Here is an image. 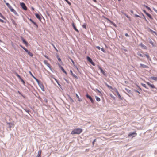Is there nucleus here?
I'll return each mask as SVG.
<instances>
[{"mask_svg": "<svg viewBox=\"0 0 157 157\" xmlns=\"http://www.w3.org/2000/svg\"><path fill=\"white\" fill-rule=\"evenodd\" d=\"M82 132V129L81 128H77L73 129L71 132V134H80Z\"/></svg>", "mask_w": 157, "mask_h": 157, "instance_id": "f257e3e1", "label": "nucleus"}, {"mask_svg": "<svg viewBox=\"0 0 157 157\" xmlns=\"http://www.w3.org/2000/svg\"><path fill=\"white\" fill-rule=\"evenodd\" d=\"M146 83L152 89H156V90H153L152 91L155 92L156 93H157V88L155 87V86L153 84H151L149 82H146Z\"/></svg>", "mask_w": 157, "mask_h": 157, "instance_id": "f03ea898", "label": "nucleus"}, {"mask_svg": "<svg viewBox=\"0 0 157 157\" xmlns=\"http://www.w3.org/2000/svg\"><path fill=\"white\" fill-rule=\"evenodd\" d=\"M20 5L23 9L25 10H27V8L25 5V4L24 2H21L20 3Z\"/></svg>", "mask_w": 157, "mask_h": 157, "instance_id": "7ed1b4c3", "label": "nucleus"}, {"mask_svg": "<svg viewBox=\"0 0 157 157\" xmlns=\"http://www.w3.org/2000/svg\"><path fill=\"white\" fill-rule=\"evenodd\" d=\"M87 60L90 62L94 66L95 65V63L93 62L89 56H87Z\"/></svg>", "mask_w": 157, "mask_h": 157, "instance_id": "20e7f679", "label": "nucleus"}, {"mask_svg": "<svg viewBox=\"0 0 157 157\" xmlns=\"http://www.w3.org/2000/svg\"><path fill=\"white\" fill-rule=\"evenodd\" d=\"M44 63L46 65L47 67H48L53 72V71L52 70V68L51 67V66H50V65L48 63V62L46 60H44Z\"/></svg>", "mask_w": 157, "mask_h": 157, "instance_id": "39448f33", "label": "nucleus"}, {"mask_svg": "<svg viewBox=\"0 0 157 157\" xmlns=\"http://www.w3.org/2000/svg\"><path fill=\"white\" fill-rule=\"evenodd\" d=\"M86 96L87 97V98L89 99L90 100V101L92 103H94V100L92 98L90 95H89L88 94H86Z\"/></svg>", "mask_w": 157, "mask_h": 157, "instance_id": "423d86ee", "label": "nucleus"}, {"mask_svg": "<svg viewBox=\"0 0 157 157\" xmlns=\"http://www.w3.org/2000/svg\"><path fill=\"white\" fill-rule=\"evenodd\" d=\"M21 39L22 40L23 43L25 44L26 46H28L29 45V44L25 40L22 36L21 37Z\"/></svg>", "mask_w": 157, "mask_h": 157, "instance_id": "0eeeda50", "label": "nucleus"}, {"mask_svg": "<svg viewBox=\"0 0 157 157\" xmlns=\"http://www.w3.org/2000/svg\"><path fill=\"white\" fill-rule=\"evenodd\" d=\"M38 85L39 87L41 88L43 91H44V87L43 84L41 82H39L38 83Z\"/></svg>", "mask_w": 157, "mask_h": 157, "instance_id": "6e6552de", "label": "nucleus"}, {"mask_svg": "<svg viewBox=\"0 0 157 157\" xmlns=\"http://www.w3.org/2000/svg\"><path fill=\"white\" fill-rule=\"evenodd\" d=\"M140 68H149V67L148 66H147L143 64L142 63H140Z\"/></svg>", "mask_w": 157, "mask_h": 157, "instance_id": "1a4fd4ad", "label": "nucleus"}, {"mask_svg": "<svg viewBox=\"0 0 157 157\" xmlns=\"http://www.w3.org/2000/svg\"><path fill=\"white\" fill-rule=\"evenodd\" d=\"M59 66V67L60 68L62 71L64 72L66 75L67 74V72L66 71L64 70L63 67L59 64H58Z\"/></svg>", "mask_w": 157, "mask_h": 157, "instance_id": "9d476101", "label": "nucleus"}, {"mask_svg": "<svg viewBox=\"0 0 157 157\" xmlns=\"http://www.w3.org/2000/svg\"><path fill=\"white\" fill-rule=\"evenodd\" d=\"M24 50L25 52L27 53L29 55L31 56L32 57L33 56V54L31 52L29 51L28 49L26 48Z\"/></svg>", "mask_w": 157, "mask_h": 157, "instance_id": "9b49d317", "label": "nucleus"}, {"mask_svg": "<svg viewBox=\"0 0 157 157\" xmlns=\"http://www.w3.org/2000/svg\"><path fill=\"white\" fill-rule=\"evenodd\" d=\"M136 132H132L129 134V135H128V136L129 137H134V136H135L136 135Z\"/></svg>", "mask_w": 157, "mask_h": 157, "instance_id": "f8f14e48", "label": "nucleus"}, {"mask_svg": "<svg viewBox=\"0 0 157 157\" xmlns=\"http://www.w3.org/2000/svg\"><path fill=\"white\" fill-rule=\"evenodd\" d=\"M72 25L73 27V28L77 32H79V31L76 28V27L75 26V25L74 23L73 22L72 23Z\"/></svg>", "mask_w": 157, "mask_h": 157, "instance_id": "ddd939ff", "label": "nucleus"}, {"mask_svg": "<svg viewBox=\"0 0 157 157\" xmlns=\"http://www.w3.org/2000/svg\"><path fill=\"white\" fill-rule=\"evenodd\" d=\"M35 15L37 19H38L40 21L41 17L40 15L38 13H36L35 14Z\"/></svg>", "mask_w": 157, "mask_h": 157, "instance_id": "4468645a", "label": "nucleus"}, {"mask_svg": "<svg viewBox=\"0 0 157 157\" xmlns=\"http://www.w3.org/2000/svg\"><path fill=\"white\" fill-rule=\"evenodd\" d=\"M70 72L71 75L73 77L77 79L78 78V77L73 73L72 71L71 70H70Z\"/></svg>", "mask_w": 157, "mask_h": 157, "instance_id": "2eb2a0df", "label": "nucleus"}, {"mask_svg": "<svg viewBox=\"0 0 157 157\" xmlns=\"http://www.w3.org/2000/svg\"><path fill=\"white\" fill-rule=\"evenodd\" d=\"M140 47L143 49H147V47L145 45L143 44L142 43H140Z\"/></svg>", "mask_w": 157, "mask_h": 157, "instance_id": "dca6fc26", "label": "nucleus"}, {"mask_svg": "<svg viewBox=\"0 0 157 157\" xmlns=\"http://www.w3.org/2000/svg\"><path fill=\"white\" fill-rule=\"evenodd\" d=\"M116 93L117 94V95L119 98V99H120L121 100H123V98H122L121 97V96L120 95V94L118 92L117 90L116 91Z\"/></svg>", "mask_w": 157, "mask_h": 157, "instance_id": "f3484780", "label": "nucleus"}, {"mask_svg": "<svg viewBox=\"0 0 157 157\" xmlns=\"http://www.w3.org/2000/svg\"><path fill=\"white\" fill-rule=\"evenodd\" d=\"M29 20L33 24L37 27H38V25L34 21H33L31 18L29 19Z\"/></svg>", "mask_w": 157, "mask_h": 157, "instance_id": "a211bd4d", "label": "nucleus"}, {"mask_svg": "<svg viewBox=\"0 0 157 157\" xmlns=\"http://www.w3.org/2000/svg\"><path fill=\"white\" fill-rule=\"evenodd\" d=\"M11 12H13V13L16 16H18V14L17 13L16 11L13 9H11Z\"/></svg>", "mask_w": 157, "mask_h": 157, "instance_id": "6ab92c4d", "label": "nucleus"}, {"mask_svg": "<svg viewBox=\"0 0 157 157\" xmlns=\"http://www.w3.org/2000/svg\"><path fill=\"white\" fill-rule=\"evenodd\" d=\"M149 78L155 81H157V77L151 76Z\"/></svg>", "mask_w": 157, "mask_h": 157, "instance_id": "aec40b11", "label": "nucleus"}, {"mask_svg": "<svg viewBox=\"0 0 157 157\" xmlns=\"http://www.w3.org/2000/svg\"><path fill=\"white\" fill-rule=\"evenodd\" d=\"M53 78L56 81V82H57V84H58V85H59V86L60 87V88H61V87H62V86L60 84L59 82L57 80V79L56 78Z\"/></svg>", "mask_w": 157, "mask_h": 157, "instance_id": "412c9836", "label": "nucleus"}, {"mask_svg": "<svg viewBox=\"0 0 157 157\" xmlns=\"http://www.w3.org/2000/svg\"><path fill=\"white\" fill-rule=\"evenodd\" d=\"M108 20L109 21V22L112 24L115 27H116L117 26L116 24L113 21L109 19H108Z\"/></svg>", "mask_w": 157, "mask_h": 157, "instance_id": "4be33fe9", "label": "nucleus"}, {"mask_svg": "<svg viewBox=\"0 0 157 157\" xmlns=\"http://www.w3.org/2000/svg\"><path fill=\"white\" fill-rule=\"evenodd\" d=\"M146 14L150 19H153L152 16L150 14L147 13H146Z\"/></svg>", "mask_w": 157, "mask_h": 157, "instance_id": "5701e85b", "label": "nucleus"}, {"mask_svg": "<svg viewBox=\"0 0 157 157\" xmlns=\"http://www.w3.org/2000/svg\"><path fill=\"white\" fill-rule=\"evenodd\" d=\"M144 55L146 56L148 59L150 61H151V59L150 58L149 56L147 53L144 54Z\"/></svg>", "mask_w": 157, "mask_h": 157, "instance_id": "b1692460", "label": "nucleus"}, {"mask_svg": "<svg viewBox=\"0 0 157 157\" xmlns=\"http://www.w3.org/2000/svg\"><path fill=\"white\" fill-rule=\"evenodd\" d=\"M41 150H40L38 152V154H37V156H38V157H41Z\"/></svg>", "mask_w": 157, "mask_h": 157, "instance_id": "393cba45", "label": "nucleus"}, {"mask_svg": "<svg viewBox=\"0 0 157 157\" xmlns=\"http://www.w3.org/2000/svg\"><path fill=\"white\" fill-rule=\"evenodd\" d=\"M56 56L57 58L58 61L59 62H62L61 60V59L59 57V56L57 54H56Z\"/></svg>", "mask_w": 157, "mask_h": 157, "instance_id": "a878e982", "label": "nucleus"}, {"mask_svg": "<svg viewBox=\"0 0 157 157\" xmlns=\"http://www.w3.org/2000/svg\"><path fill=\"white\" fill-rule=\"evenodd\" d=\"M76 96L78 98V100L79 101L81 102L82 101V99L79 97V96L77 94H76Z\"/></svg>", "mask_w": 157, "mask_h": 157, "instance_id": "bb28decb", "label": "nucleus"}, {"mask_svg": "<svg viewBox=\"0 0 157 157\" xmlns=\"http://www.w3.org/2000/svg\"><path fill=\"white\" fill-rule=\"evenodd\" d=\"M95 98L96 101H97L99 102L100 101V99L99 97H98L97 96H95Z\"/></svg>", "mask_w": 157, "mask_h": 157, "instance_id": "cd10ccee", "label": "nucleus"}, {"mask_svg": "<svg viewBox=\"0 0 157 157\" xmlns=\"http://www.w3.org/2000/svg\"><path fill=\"white\" fill-rule=\"evenodd\" d=\"M149 30H150V31L151 33H155V34L156 35H157V33L156 32L153 31V30H152V29H149Z\"/></svg>", "mask_w": 157, "mask_h": 157, "instance_id": "c85d7f7f", "label": "nucleus"}, {"mask_svg": "<svg viewBox=\"0 0 157 157\" xmlns=\"http://www.w3.org/2000/svg\"><path fill=\"white\" fill-rule=\"evenodd\" d=\"M144 7H145L147 9L149 10H150V11L151 10V8L150 7H148L147 6L145 5H144Z\"/></svg>", "mask_w": 157, "mask_h": 157, "instance_id": "c756f323", "label": "nucleus"}, {"mask_svg": "<svg viewBox=\"0 0 157 157\" xmlns=\"http://www.w3.org/2000/svg\"><path fill=\"white\" fill-rule=\"evenodd\" d=\"M142 86L147 89H148V88L146 86V85L145 84L141 83Z\"/></svg>", "mask_w": 157, "mask_h": 157, "instance_id": "7c9ffc66", "label": "nucleus"}, {"mask_svg": "<svg viewBox=\"0 0 157 157\" xmlns=\"http://www.w3.org/2000/svg\"><path fill=\"white\" fill-rule=\"evenodd\" d=\"M33 78L36 80L38 84L40 82L39 80L35 77H34Z\"/></svg>", "mask_w": 157, "mask_h": 157, "instance_id": "2f4dec72", "label": "nucleus"}, {"mask_svg": "<svg viewBox=\"0 0 157 157\" xmlns=\"http://www.w3.org/2000/svg\"><path fill=\"white\" fill-rule=\"evenodd\" d=\"M105 84H106V86H107V87L109 88H110V89H113L112 87L111 86L109 85L107 83H106Z\"/></svg>", "mask_w": 157, "mask_h": 157, "instance_id": "473e14b6", "label": "nucleus"}, {"mask_svg": "<svg viewBox=\"0 0 157 157\" xmlns=\"http://www.w3.org/2000/svg\"><path fill=\"white\" fill-rule=\"evenodd\" d=\"M82 27L83 28H84L85 29H86V23H84L82 25Z\"/></svg>", "mask_w": 157, "mask_h": 157, "instance_id": "72a5a7b5", "label": "nucleus"}, {"mask_svg": "<svg viewBox=\"0 0 157 157\" xmlns=\"http://www.w3.org/2000/svg\"><path fill=\"white\" fill-rule=\"evenodd\" d=\"M0 17L4 19H5V17L0 13Z\"/></svg>", "mask_w": 157, "mask_h": 157, "instance_id": "f704fd0d", "label": "nucleus"}, {"mask_svg": "<svg viewBox=\"0 0 157 157\" xmlns=\"http://www.w3.org/2000/svg\"><path fill=\"white\" fill-rule=\"evenodd\" d=\"M51 45L57 51H58V50L57 49V48H56V47H55L54 45L52 44V43L51 44Z\"/></svg>", "mask_w": 157, "mask_h": 157, "instance_id": "c9c22d12", "label": "nucleus"}, {"mask_svg": "<svg viewBox=\"0 0 157 157\" xmlns=\"http://www.w3.org/2000/svg\"><path fill=\"white\" fill-rule=\"evenodd\" d=\"M74 66L75 67V68H76V69L78 71V72L80 73V71H79V69H78V68L77 66L76 65H75V64H74Z\"/></svg>", "mask_w": 157, "mask_h": 157, "instance_id": "e433bc0d", "label": "nucleus"}, {"mask_svg": "<svg viewBox=\"0 0 157 157\" xmlns=\"http://www.w3.org/2000/svg\"><path fill=\"white\" fill-rule=\"evenodd\" d=\"M125 90L128 93H131V90L127 88L125 89Z\"/></svg>", "mask_w": 157, "mask_h": 157, "instance_id": "4c0bfd02", "label": "nucleus"}, {"mask_svg": "<svg viewBox=\"0 0 157 157\" xmlns=\"http://www.w3.org/2000/svg\"><path fill=\"white\" fill-rule=\"evenodd\" d=\"M16 75L20 79L22 78L17 73H16Z\"/></svg>", "mask_w": 157, "mask_h": 157, "instance_id": "58836bf2", "label": "nucleus"}, {"mask_svg": "<svg viewBox=\"0 0 157 157\" xmlns=\"http://www.w3.org/2000/svg\"><path fill=\"white\" fill-rule=\"evenodd\" d=\"M101 73H102V74L106 77L107 76V74L104 71H103V72H101Z\"/></svg>", "mask_w": 157, "mask_h": 157, "instance_id": "ea45409f", "label": "nucleus"}, {"mask_svg": "<svg viewBox=\"0 0 157 157\" xmlns=\"http://www.w3.org/2000/svg\"><path fill=\"white\" fill-rule=\"evenodd\" d=\"M20 80L22 82L23 84L25 85V81H24V80L22 78H21Z\"/></svg>", "mask_w": 157, "mask_h": 157, "instance_id": "a19ab883", "label": "nucleus"}, {"mask_svg": "<svg viewBox=\"0 0 157 157\" xmlns=\"http://www.w3.org/2000/svg\"><path fill=\"white\" fill-rule=\"evenodd\" d=\"M69 5H71V2L68 0H64Z\"/></svg>", "mask_w": 157, "mask_h": 157, "instance_id": "79ce46f5", "label": "nucleus"}, {"mask_svg": "<svg viewBox=\"0 0 157 157\" xmlns=\"http://www.w3.org/2000/svg\"><path fill=\"white\" fill-rule=\"evenodd\" d=\"M29 74L31 75L33 77V78L34 77H35L33 75V74H32V72H31V71H29Z\"/></svg>", "mask_w": 157, "mask_h": 157, "instance_id": "37998d69", "label": "nucleus"}, {"mask_svg": "<svg viewBox=\"0 0 157 157\" xmlns=\"http://www.w3.org/2000/svg\"><path fill=\"white\" fill-rule=\"evenodd\" d=\"M142 16H143V17H144V19L145 20V21H146L147 22H148L146 18L144 15L143 13L142 14Z\"/></svg>", "mask_w": 157, "mask_h": 157, "instance_id": "c03bdc74", "label": "nucleus"}, {"mask_svg": "<svg viewBox=\"0 0 157 157\" xmlns=\"http://www.w3.org/2000/svg\"><path fill=\"white\" fill-rule=\"evenodd\" d=\"M7 125H13V123H11L10 122H7Z\"/></svg>", "mask_w": 157, "mask_h": 157, "instance_id": "a18cd8bd", "label": "nucleus"}, {"mask_svg": "<svg viewBox=\"0 0 157 157\" xmlns=\"http://www.w3.org/2000/svg\"><path fill=\"white\" fill-rule=\"evenodd\" d=\"M20 46L21 47V48H22V49L24 50H25L26 49V48L25 47H23L22 45L21 44L20 45Z\"/></svg>", "mask_w": 157, "mask_h": 157, "instance_id": "49530a36", "label": "nucleus"}, {"mask_svg": "<svg viewBox=\"0 0 157 157\" xmlns=\"http://www.w3.org/2000/svg\"><path fill=\"white\" fill-rule=\"evenodd\" d=\"M99 69L100 70V71H101V73L102 72H103V70L102 69V68L100 67H99Z\"/></svg>", "mask_w": 157, "mask_h": 157, "instance_id": "de8ad7c7", "label": "nucleus"}, {"mask_svg": "<svg viewBox=\"0 0 157 157\" xmlns=\"http://www.w3.org/2000/svg\"><path fill=\"white\" fill-rule=\"evenodd\" d=\"M99 69L100 70V71H101V73L102 72H103V70L102 69V68L100 67H99Z\"/></svg>", "mask_w": 157, "mask_h": 157, "instance_id": "09e8293b", "label": "nucleus"}, {"mask_svg": "<svg viewBox=\"0 0 157 157\" xmlns=\"http://www.w3.org/2000/svg\"><path fill=\"white\" fill-rule=\"evenodd\" d=\"M99 69L100 70V71H101V73L102 72H103V70L102 69V68L100 67H99Z\"/></svg>", "mask_w": 157, "mask_h": 157, "instance_id": "8fccbe9b", "label": "nucleus"}, {"mask_svg": "<svg viewBox=\"0 0 157 157\" xmlns=\"http://www.w3.org/2000/svg\"><path fill=\"white\" fill-rule=\"evenodd\" d=\"M138 55H139L141 57H143V55L140 53H139V54L138 53Z\"/></svg>", "mask_w": 157, "mask_h": 157, "instance_id": "3c124183", "label": "nucleus"}, {"mask_svg": "<svg viewBox=\"0 0 157 157\" xmlns=\"http://www.w3.org/2000/svg\"><path fill=\"white\" fill-rule=\"evenodd\" d=\"M8 8L10 10V11H11V9H13L10 5L8 7Z\"/></svg>", "mask_w": 157, "mask_h": 157, "instance_id": "603ef678", "label": "nucleus"}, {"mask_svg": "<svg viewBox=\"0 0 157 157\" xmlns=\"http://www.w3.org/2000/svg\"><path fill=\"white\" fill-rule=\"evenodd\" d=\"M8 8L10 10V11H11V9H13L10 5L8 7Z\"/></svg>", "mask_w": 157, "mask_h": 157, "instance_id": "864d4df0", "label": "nucleus"}, {"mask_svg": "<svg viewBox=\"0 0 157 157\" xmlns=\"http://www.w3.org/2000/svg\"><path fill=\"white\" fill-rule=\"evenodd\" d=\"M44 56L48 59L50 60V59L46 55H44Z\"/></svg>", "mask_w": 157, "mask_h": 157, "instance_id": "5fc2aeb1", "label": "nucleus"}, {"mask_svg": "<svg viewBox=\"0 0 157 157\" xmlns=\"http://www.w3.org/2000/svg\"><path fill=\"white\" fill-rule=\"evenodd\" d=\"M134 91L135 92H137L139 94H140V93L139 92V91L137 90H134Z\"/></svg>", "mask_w": 157, "mask_h": 157, "instance_id": "6e6d98bb", "label": "nucleus"}, {"mask_svg": "<svg viewBox=\"0 0 157 157\" xmlns=\"http://www.w3.org/2000/svg\"><path fill=\"white\" fill-rule=\"evenodd\" d=\"M135 17H139L140 18H141V17L139 15H138L136 14H135Z\"/></svg>", "mask_w": 157, "mask_h": 157, "instance_id": "4d7b16f0", "label": "nucleus"}, {"mask_svg": "<svg viewBox=\"0 0 157 157\" xmlns=\"http://www.w3.org/2000/svg\"><path fill=\"white\" fill-rule=\"evenodd\" d=\"M96 139H94V140L92 142V144H93V145H94V142H96Z\"/></svg>", "mask_w": 157, "mask_h": 157, "instance_id": "13d9d810", "label": "nucleus"}, {"mask_svg": "<svg viewBox=\"0 0 157 157\" xmlns=\"http://www.w3.org/2000/svg\"><path fill=\"white\" fill-rule=\"evenodd\" d=\"M125 35L127 37H129L130 36L127 33H125Z\"/></svg>", "mask_w": 157, "mask_h": 157, "instance_id": "bf43d9fd", "label": "nucleus"}, {"mask_svg": "<svg viewBox=\"0 0 157 157\" xmlns=\"http://www.w3.org/2000/svg\"><path fill=\"white\" fill-rule=\"evenodd\" d=\"M0 21L2 22V23H5L6 22H5V21L2 20L1 19H0Z\"/></svg>", "mask_w": 157, "mask_h": 157, "instance_id": "052dcab7", "label": "nucleus"}, {"mask_svg": "<svg viewBox=\"0 0 157 157\" xmlns=\"http://www.w3.org/2000/svg\"><path fill=\"white\" fill-rule=\"evenodd\" d=\"M44 101L45 102H46V103H47V102H48V100H47V99H46V98H44Z\"/></svg>", "mask_w": 157, "mask_h": 157, "instance_id": "680f3d73", "label": "nucleus"}, {"mask_svg": "<svg viewBox=\"0 0 157 157\" xmlns=\"http://www.w3.org/2000/svg\"><path fill=\"white\" fill-rule=\"evenodd\" d=\"M70 59L71 60V62L73 63V65H74V64H75V63H74V61H73V60L71 59L70 58Z\"/></svg>", "mask_w": 157, "mask_h": 157, "instance_id": "e2e57ef3", "label": "nucleus"}, {"mask_svg": "<svg viewBox=\"0 0 157 157\" xmlns=\"http://www.w3.org/2000/svg\"><path fill=\"white\" fill-rule=\"evenodd\" d=\"M101 51H103V52H105V50L103 48H101Z\"/></svg>", "mask_w": 157, "mask_h": 157, "instance_id": "0e129e2a", "label": "nucleus"}, {"mask_svg": "<svg viewBox=\"0 0 157 157\" xmlns=\"http://www.w3.org/2000/svg\"><path fill=\"white\" fill-rule=\"evenodd\" d=\"M96 90H97L98 93H99L100 94H101V92L98 89H96Z\"/></svg>", "mask_w": 157, "mask_h": 157, "instance_id": "69168bd1", "label": "nucleus"}, {"mask_svg": "<svg viewBox=\"0 0 157 157\" xmlns=\"http://www.w3.org/2000/svg\"><path fill=\"white\" fill-rule=\"evenodd\" d=\"M6 4L8 7L10 5L8 3H6Z\"/></svg>", "mask_w": 157, "mask_h": 157, "instance_id": "338daca9", "label": "nucleus"}, {"mask_svg": "<svg viewBox=\"0 0 157 157\" xmlns=\"http://www.w3.org/2000/svg\"><path fill=\"white\" fill-rule=\"evenodd\" d=\"M96 47L98 50H100V49H101L100 47L99 46H96Z\"/></svg>", "mask_w": 157, "mask_h": 157, "instance_id": "774afa93", "label": "nucleus"}]
</instances>
